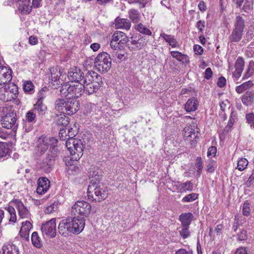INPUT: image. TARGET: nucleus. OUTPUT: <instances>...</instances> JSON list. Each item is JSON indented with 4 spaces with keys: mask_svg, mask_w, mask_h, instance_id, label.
Wrapping results in <instances>:
<instances>
[{
    "mask_svg": "<svg viewBox=\"0 0 254 254\" xmlns=\"http://www.w3.org/2000/svg\"><path fill=\"white\" fill-rule=\"evenodd\" d=\"M85 226V220L78 216L68 217L62 220L58 225V232L63 236L79 234Z\"/></svg>",
    "mask_w": 254,
    "mask_h": 254,
    "instance_id": "f257e3e1",
    "label": "nucleus"
},
{
    "mask_svg": "<svg viewBox=\"0 0 254 254\" xmlns=\"http://www.w3.org/2000/svg\"><path fill=\"white\" fill-rule=\"evenodd\" d=\"M90 180L87 189L88 199L92 201L100 202L106 199L108 195V189L100 181L101 177L99 175H95Z\"/></svg>",
    "mask_w": 254,
    "mask_h": 254,
    "instance_id": "f03ea898",
    "label": "nucleus"
},
{
    "mask_svg": "<svg viewBox=\"0 0 254 254\" xmlns=\"http://www.w3.org/2000/svg\"><path fill=\"white\" fill-rule=\"evenodd\" d=\"M81 82L70 81L63 84L60 89L62 95L69 99H74L82 96L84 92Z\"/></svg>",
    "mask_w": 254,
    "mask_h": 254,
    "instance_id": "7ed1b4c3",
    "label": "nucleus"
},
{
    "mask_svg": "<svg viewBox=\"0 0 254 254\" xmlns=\"http://www.w3.org/2000/svg\"><path fill=\"white\" fill-rule=\"evenodd\" d=\"M247 22L241 15H237L233 21V27L228 39L231 43H238L242 39L246 28Z\"/></svg>",
    "mask_w": 254,
    "mask_h": 254,
    "instance_id": "20e7f679",
    "label": "nucleus"
},
{
    "mask_svg": "<svg viewBox=\"0 0 254 254\" xmlns=\"http://www.w3.org/2000/svg\"><path fill=\"white\" fill-rule=\"evenodd\" d=\"M55 108L62 114L72 115L79 110V103L74 99H58L55 101Z\"/></svg>",
    "mask_w": 254,
    "mask_h": 254,
    "instance_id": "39448f33",
    "label": "nucleus"
},
{
    "mask_svg": "<svg viewBox=\"0 0 254 254\" xmlns=\"http://www.w3.org/2000/svg\"><path fill=\"white\" fill-rule=\"evenodd\" d=\"M84 142V140L77 138H71L66 140L65 146L69 152L71 161H78L82 156Z\"/></svg>",
    "mask_w": 254,
    "mask_h": 254,
    "instance_id": "423d86ee",
    "label": "nucleus"
},
{
    "mask_svg": "<svg viewBox=\"0 0 254 254\" xmlns=\"http://www.w3.org/2000/svg\"><path fill=\"white\" fill-rule=\"evenodd\" d=\"M91 211V206L88 202L84 200H78L76 201L72 206L71 214L72 216L81 217L83 219L84 217H87Z\"/></svg>",
    "mask_w": 254,
    "mask_h": 254,
    "instance_id": "0eeeda50",
    "label": "nucleus"
},
{
    "mask_svg": "<svg viewBox=\"0 0 254 254\" xmlns=\"http://www.w3.org/2000/svg\"><path fill=\"white\" fill-rule=\"evenodd\" d=\"M111 64L110 55L106 52L99 53L95 59V67L100 72H107L110 69Z\"/></svg>",
    "mask_w": 254,
    "mask_h": 254,
    "instance_id": "6e6552de",
    "label": "nucleus"
},
{
    "mask_svg": "<svg viewBox=\"0 0 254 254\" xmlns=\"http://www.w3.org/2000/svg\"><path fill=\"white\" fill-rule=\"evenodd\" d=\"M16 121V114L14 112L7 113L0 120L1 126L3 128L11 129L14 132H16L18 128Z\"/></svg>",
    "mask_w": 254,
    "mask_h": 254,
    "instance_id": "1a4fd4ad",
    "label": "nucleus"
},
{
    "mask_svg": "<svg viewBox=\"0 0 254 254\" xmlns=\"http://www.w3.org/2000/svg\"><path fill=\"white\" fill-rule=\"evenodd\" d=\"M55 153H51L50 151L47 152L43 157L42 160L39 163V168L46 173L52 171L55 164Z\"/></svg>",
    "mask_w": 254,
    "mask_h": 254,
    "instance_id": "9d476101",
    "label": "nucleus"
},
{
    "mask_svg": "<svg viewBox=\"0 0 254 254\" xmlns=\"http://www.w3.org/2000/svg\"><path fill=\"white\" fill-rule=\"evenodd\" d=\"M41 230L43 235L54 238L56 235V219L52 218L42 225Z\"/></svg>",
    "mask_w": 254,
    "mask_h": 254,
    "instance_id": "9b49d317",
    "label": "nucleus"
},
{
    "mask_svg": "<svg viewBox=\"0 0 254 254\" xmlns=\"http://www.w3.org/2000/svg\"><path fill=\"white\" fill-rule=\"evenodd\" d=\"M254 0H232L236 7L249 13L253 8Z\"/></svg>",
    "mask_w": 254,
    "mask_h": 254,
    "instance_id": "f8f14e48",
    "label": "nucleus"
},
{
    "mask_svg": "<svg viewBox=\"0 0 254 254\" xmlns=\"http://www.w3.org/2000/svg\"><path fill=\"white\" fill-rule=\"evenodd\" d=\"M244 66L245 61L244 59L241 57H239L235 63L234 67L235 70L232 73L234 80H238L241 77Z\"/></svg>",
    "mask_w": 254,
    "mask_h": 254,
    "instance_id": "ddd939ff",
    "label": "nucleus"
},
{
    "mask_svg": "<svg viewBox=\"0 0 254 254\" xmlns=\"http://www.w3.org/2000/svg\"><path fill=\"white\" fill-rule=\"evenodd\" d=\"M50 181L46 177H40L37 181V192L39 194L45 193L49 189Z\"/></svg>",
    "mask_w": 254,
    "mask_h": 254,
    "instance_id": "4468645a",
    "label": "nucleus"
},
{
    "mask_svg": "<svg viewBox=\"0 0 254 254\" xmlns=\"http://www.w3.org/2000/svg\"><path fill=\"white\" fill-rule=\"evenodd\" d=\"M36 114L32 110L26 113V120L23 126L25 131L29 132L32 129V125L36 121Z\"/></svg>",
    "mask_w": 254,
    "mask_h": 254,
    "instance_id": "2eb2a0df",
    "label": "nucleus"
},
{
    "mask_svg": "<svg viewBox=\"0 0 254 254\" xmlns=\"http://www.w3.org/2000/svg\"><path fill=\"white\" fill-rule=\"evenodd\" d=\"M12 79L11 71L5 66H0V85L9 83Z\"/></svg>",
    "mask_w": 254,
    "mask_h": 254,
    "instance_id": "dca6fc26",
    "label": "nucleus"
},
{
    "mask_svg": "<svg viewBox=\"0 0 254 254\" xmlns=\"http://www.w3.org/2000/svg\"><path fill=\"white\" fill-rule=\"evenodd\" d=\"M12 203L17 209L18 215L20 218H27L29 217V212L21 200L15 199L12 202Z\"/></svg>",
    "mask_w": 254,
    "mask_h": 254,
    "instance_id": "f3484780",
    "label": "nucleus"
},
{
    "mask_svg": "<svg viewBox=\"0 0 254 254\" xmlns=\"http://www.w3.org/2000/svg\"><path fill=\"white\" fill-rule=\"evenodd\" d=\"M32 225L29 221H26L22 223V226L19 231L20 237L26 240H28L29 238V231L32 228Z\"/></svg>",
    "mask_w": 254,
    "mask_h": 254,
    "instance_id": "a211bd4d",
    "label": "nucleus"
},
{
    "mask_svg": "<svg viewBox=\"0 0 254 254\" xmlns=\"http://www.w3.org/2000/svg\"><path fill=\"white\" fill-rule=\"evenodd\" d=\"M18 4V9L23 14L29 13L32 10L30 0H15Z\"/></svg>",
    "mask_w": 254,
    "mask_h": 254,
    "instance_id": "6ab92c4d",
    "label": "nucleus"
},
{
    "mask_svg": "<svg viewBox=\"0 0 254 254\" xmlns=\"http://www.w3.org/2000/svg\"><path fill=\"white\" fill-rule=\"evenodd\" d=\"M83 76V72L79 69L75 68L73 70L69 71L68 73V77L70 81L82 82V78Z\"/></svg>",
    "mask_w": 254,
    "mask_h": 254,
    "instance_id": "aec40b11",
    "label": "nucleus"
},
{
    "mask_svg": "<svg viewBox=\"0 0 254 254\" xmlns=\"http://www.w3.org/2000/svg\"><path fill=\"white\" fill-rule=\"evenodd\" d=\"M115 27L117 29H123L128 30L131 26L129 20L126 18L117 17L115 21Z\"/></svg>",
    "mask_w": 254,
    "mask_h": 254,
    "instance_id": "412c9836",
    "label": "nucleus"
},
{
    "mask_svg": "<svg viewBox=\"0 0 254 254\" xmlns=\"http://www.w3.org/2000/svg\"><path fill=\"white\" fill-rule=\"evenodd\" d=\"M193 218V216L190 212L182 213L179 216V220L181 222V225L184 226L190 227Z\"/></svg>",
    "mask_w": 254,
    "mask_h": 254,
    "instance_id": "4be33fe9",
    "label": "nucleus"
},
{
    "mask_svg": "<svg viewBox=\"0 0 254 254\" xmlns=\"http://www.w3.org/2000/svg\"><path fill=\"white\" fill-rule=\"evenodd\" d=\"M243 104L247 106H251L254 102V92L247 91L241 97Z\"/></svg>",
    "mask_w": 254,
    "mask_h": 254,
    "instance_id": "5701e85b",
    "label": "nucleus"
},
{
    "mask_svg": "<svg viewBox=\"0 0 254 254\" xmlns=\"http://www.w3.org/2000/svg\"><path fill=\"white\" fill-rule=\"evenodd\" d=\"M2 254H19V249L14 244H7L2 247Z\"/></svg>",
    "mask_w": 254,
    "mask_h": 254,
    "instance_id": "b1692460",
    "label": "nucleus"
},
{
    "mask_svg": "<svg viewBox=\"0 0 254 254\" xmlns=\"http://www.w3.org/2000/svg\"><path fill=\"white\" fill-rule=\"evenodd\" d=\"M198 105V101L195 98H191L189 99L186 104L185 108L187 112H190L196 110Z\"/></svg>",
    "mask_w": 254,
    "mask_h": 254,
    "instance_id": "393cba45",
    "label": "nucleus"
},
{
    "mask_svg": "<svg viewBox=\"0 0 254 254\" xmlns=\"http://www.w3.org/2000/svg\"><path fill=\"white\" fill-rule=\"evenodd\" d=\"M94 76H97V73L92 70L87 71L85 73L83 72V76L81 82L82 85H83L86 83L93 82L94 81L93 78Z\"/></svg>",
    "mask_w": 254,
    "mask_h": 254,
    "instance_id": "a878e982",
    "label": "nucleus"
},
{
    "mask_svg": "<svg viewBox=\"0 0 254 254\" xmlns=\"http://www.w3.org/2000/svg\"><path fill=\"white\" fill-rule=\"evenodd\" d=\"M130 39L129 43H128V48L136 51L142 49L144 46V43L142 42V40L140 39L133 40V37H130Z\"/></svg>",
    "mask_w": 254,
    "mask_h": 254,
    "instance_id": "bb28decb",
    "label": "nucleus"
},
{
    "mask_svg": "<svg viewBox=\"0 0 254 254\" xmlns=\"http://www.w3.org/2000/svg\"><path fill=\"white\" fill-rule=\"evenodd\" d=\"M47 110V107L44 105L41 100H38L34 105L33 111L35 113H38L39 115H43Z\"/></svg>",
    "mask_w": 254,
    "mask_h": 254,
    "instance_id": "cd10ccee",
    "label": "nucleus"
},
{
    "mask_svg": "<svg viewBox=\"0 0 254 254\" xmlns=\"http://www.w3.org/2000/svg\"><path fill=\"white\" fill-rule=\"evenodd\" d=\"M56 123L57 125L61 126L64 128H66L69 123V118L66 116L65 114H61L57 116V119H56Z\"/></svg>",
    "mask_w": 254,
    "mask_h": 254,
    "instance_id": "c85d7f7f",
    "label": "nucleus"
},
{
    "mask_svg": "<svg viewBox=\"0 0 254 254\" xmlns=\"http://www.w3.org/2000/svg\"><path fill=\"white\" fill-rule=\"evenodd\" d=\"M83 86L84 87V92L88 95L96 92L100 88L99 85L94 84L93 82L86 83L83 85Z\"/></svg>",
    "mask_w": 254,
    "mask_h": 254,
    "instance_id": "c756f323",
    "label": "nucleus"
},
{
    "mask_svg": "<svg viewBox=\"0 0 254 254\" xmlns=\"http://www.w3.org/2000/svg\"><path fill=\"white\" fill-rule=\"evenodd\" d=\"M195 132L194 129L192 128H188L184 133V137L189 141L193 142L195 141V139L197 137V134Z\"/></svg>",
    "mask_w": 254,
    "mask_h": 254,
    "instance_id": "7c9ffc66",
    "label": "nucleus"
},
{
    "mask_svg": "<svg viewBox=\"0 0 254 254\" xmlns=\"http://www.w3.org/2000/svg\"><path fill=\"white\" fill-rule=\"evenodd\" d=\"M31 242L33 245L40 249L43 246V242L37 232H34L31 235Z\"/></svg>",
    "mask_w": 254,
    "mask_h": 254,
    "instance_id": "2f4dec72",
    "label": "nucleus"
},
{
    "mask_svg": "<svg viewBox=\"0 0 254 254\" xmlns=\"http://www.w3.org/2000/svg\"><path fill=\"white\" fill-rule=\"evenodd\" d=\"M47 141L45 140L44 139L40 140L37 145V151L40 153V154H43L45 153L46 151L48 152L49 150L48 149L50 148L47 144Z\"/></svg>",
    "mask_w": 254,
    "mask_h": 254,
    "instance_id": "473e14b6",
    "label": "nucleus"
},
{
    "mask_svg": "<svg viewBox=\"0 0 254 254\" xmlns=\"http://www.w3.org/2000/svg\"><path fill=\"white\" fill-rule=\"evenodd\" d=\"M45 140L47 141V144L50 147L49 151L51 153H55L56 151H57V148L56 147L57 146L58 139L55 137H50L49 138H46L44 139Z\"/></svg>",
    "mask_w": 254,
    "mask_h": 254,
    "instance_id": "72a5a7b5",
    "label": "nucleus"
},
{
    "mask_svg": "<svg viewBox=\"0 0 254 254\" xmlns=\"http://www.w3.org/2000/svg\"><path fill=\"white\" fill-rule=\"evenodd\" d=\"M160 37L163 38L164 40L169 44V45L173 48L177 47V41L174 36L168 35L165 33H161Z\"/></svg>",
    "mask_w": 254,
    "mask_h": 254,
    "instance_id": "f704fd0d",
    "label": "nucleus"
},
{
    "mask_svg": "<svg viewBox=\"0 0 254 254\" xmlns=\"http://www.w3.org/2000/svg\"><path fill=\"white\" fill-rule=\"evenodd\" d=\"M254 74V62L251 61L244 73L242 80H246Z\"/></svg>",
    "mask_w": 254,
    "mask_h": 254,
    "instance_id": "c9c22d12",
    "label": "nucleus"
},
{
    "mask_svg": "<svg viewBox=\"0 0 254 254\" xmlns=\"http://www.w3.org/2000/svg\"><path fill=\"white\" fill-rule=\"evenodd\" d=\"M180 191L186 192V191H191L193 189V184L190 181H187L185 183H181L179 185Z\"/></svg>",
    "mask_w": 254,
    "mask_h": 254,
    "instance_id": "e433bc0d",
    "label": "nucleus"
},
{
    "mask_svg": "<svg viewBox=\"0 0 254 254\" xmlns=\"http://www.w3.org/2000/svg\"><path fill=\"white\" fill-rule=\"evenodd\" d=\"M52 80L54 82L59 81L61 75V72L57 68L52 67L50 69Z\"/></svg>",
    "mask_w": 254,
    "mask_h": 254,
    "instance_id": "4c0bfd02",
    "label": "nucleus"
},
{
    "mask_svg": "<svg viewBox=\"0 0 254 254\" xmlns=\"http://www.w3.org/2000/svg\"><path fill=\"white\" fill-rule=\"evenodd\" d=\"M134 28L139 32L140 33H141L142 34H146L147 35H151V31L147 28V27H145L142 24L139 23L138 24H137L135 26Z\"/></svg>",
    "mask_w": 254,
    "mask_h": 254,
    "instance_id": "58836bf2",
    "label": "nucleus"
},
{
    "mask_svg": "<svg viewBox=\"0 0 254 254\" xmlns=\"http://www.w3.org/2000/svg\"><path fill=\"white\" fill-rule=\"evenodd\" d=\"M129 17L134 23H137L140 20L139 13L135 9H131L129 11Z\"/></svg>",
    "mask_w": 254,
    "mask_h": 254,
    "instance_id": "ea45409f",
    "label": "nucleus"
},
{
    "mask_svg": "<svg viewBox=\"0 0 254 254\" xmlns=\"http://www.w3.org/2000/svg\"><path fill=\"white\" fill-rule=\"evenodd\" d=\"M219 106L222 111L221 113H220V115L223 116L224 119L225 120L226 115L225 113V111L227 108L229 109V101L227 100L222 101L219 103Z\"/></svg>",
    "mask_w": 254,
    "mask_h": 254,
    "instance_id": "a19ab883",
    "label": "nucleus"
},
{
    "mask_svg": "<svg viewBox=\"0 0 254 254\" xmlns=\"http://www.w3.org/2000/svg\"><path fill=\"white\" fill-rule=\"evenodd\" d=\"M237 118L235 115H233V114H231V115L230 117V119L229 122L228 123L227 125L225 127L224 129V131L225 132H228L230 131L231 128L232 127L234 123L236 122Z\"/></svg>",
    "mask_w": 254,
    "mask_h": 254,
    "instance_id": "79ce46f5",
    "label": "nucleus"
},
{
    "mask_svg": "<svg viewBox=\"0 0 254 254\" xmlns=\"http://www.w3.org/2000/svg\"><path fill=\"white\" fill-rule=\"evenodd\" d=\"M59 202L55 201L50 205L46 207L45 212L46 214H51L57 210L58 208Z\"/></svg>",
    "mask_w": 254,
    "mask_h": 254,
    "instance_id": "37998d69",
    "label": "nucleus"
},
{
    "mask_svg": "<svg viewBox=\"0 0 254 254\" xmlns=\"http://www.w3.org/2000/svg\"><path fill=\"white\" fill-rule=\"evenodd\" d=\"M248 163V161L247 160V159L245 158H242L240 159L238 161L237 168L239 171H243L247 167Z\"/></svg>",
    "mask_w": 254,
    "mask_h": 254,
    "instance_id": "c03bdc74",
    "label": "nucleus"
},
{
    "mask_svg": "<svg viewBox=\"0 0 254 254\" xmlns=\"http://www.w3.org/2000/svg\"><path fill=\"white\" fill-rule=\"evenodd\" d=\"M189 226H184L181 225V230L179 231L180 235L184 239H186L190 236V232Z\"/></svg>",
    "mask_w": 254,
    "mask_h": 254,
    "instance_id": "a18cd8bd",
    "label": "nucleus"
},
{
    "mask_svg": "<svg viewBox=\"0 0 254 254\" xmlns=\"http://www.w3.org/2000/svg\"><path fill=\"white\" fill-rule=\"evenodd\" d=\"M23 88L25 92L32 93L34 90V85L31 81H26L23 84Z\"/></svg>",
    "mask_w": 254,
    "mask_h": 254,
    "instance_id": "49530a36",
    "label": "nucleus"
},
{
    "mask_svg": "<svg viewBox=\"0 0 254 254\" xmlns=\"http://www.w3.org/2000/svg\"><path fill=\"white\" fill-rule=\"evenodd\" d=\"M171 56L176 59L179 61H182L184 59H187V55L183 54L182 53L178 51H172L171 52Z\"/></svg>",
    "mask_w": 254,
    "mask_h": 254,
    "instance_id": "de8ad7c7",
    "label": "nucleus"
},
{
    "mask_svg": "<svg viewBox=\"0 0 254 254\" xmlns=\"http://www.w3.org/2000/svg\"><path fill=\"white\" fill-rule=\"evenodd\" d=\"M198 197V194L195 193H191L188 195H187L185 197H184L182 199L183 202H191L195 199H196Z\"/></svg>",
    "mask_w": 254,
    "mask_h": 254,
    "instance_id": "09e8293b",
    "label": "nucleus"
},
{
    "mask_svg": "<svg viewBox=\"0 0 254 254\" xmlns=\"http://www.w3.org/2000/svg\"><path fill=\"white\" fill-rule=\"evenodd\" d=\"M110 46L112 49L115 50H121L124 48V46L123 45H121V43L119 41L116 42V41L113 38L110 42Z\"/></svg>",
    "mask_w": 254,
    "mask_h": 254,
    "instance_id": "8fccbe9b",
    "label": "nucleus"
},
{
    "mask_svg": "<svg viewBox=\"0 0 254 254\" xmlns=\"http://www.w3.org/2000/svg\"><path fill=\"white\" fill-rule=\"evenodd\" d=\"M8 149L6 143L0 142V158L5 156L7 153Z\"/></svg>",
    "mask_w": 254,
    "mask_h": 254,
    "instance_id": "3c124183",
    "label": "nucleus"
},
{
    "mask_svg": "<svg viewBox=\"0 0 254 254\" xmlns=\"http://www.w3.org/2000/svg\"><path fill=\"white\" fill-rule=\"evenodd\" d=\"M195 166L197 168V175L198 177H199L200 174H201L202 168H203V167H202V160H201V158H200V157H197V159H196V162L195 163Z\"/></svg>",
    "mask_w": 254,
    "mask_h": 254,
    "instance_id": "603ef678",
    "label": "nucleus"
},
{
    "mask_svg": "<svg viewBox=\"0 0 254 254\" xmlns=\"http://www.w3.org/2000/svg\"><path fill=\"white\" fill-rule=\"evenodd\" d=\"M246 119L247 123L251 127H254V113H250L246 115Z\"/></svg>",
    "mask_w": 254,
    "mask_h": 254,
    "instance_id": "864d4df0",
    "label": "nucleus"
},
{
    "mask_svg": "<svg viewBox=\"0 0 254 254\" xmlns=\"http://www.w3.org/2000/svg\"><path fill=\"white\" fill-rule=\"evenodd\" d=\"M238 241H244L247 239V232L246 230H242L237 235Z\"/></svg>",
    "mask_w": 254,
    "mask_h": 254,
    "instance_id": "5fc2aeb1",
    "label": "nucleus"
},
{
    "mask_svg": "<svg viewBox=\"0 0 254 254\" xmlns=\"http://www.w3.org/2000/svg\"><path fill=\"white\" fill-rule=\"evenodd\" d=\"M243 214L244 216H248L250 215V203L248 202H245L243 205Z\"/></svg>",
    "mask_w": 254,
    "mask_h": 254,
    "instance_id": "6e6d98bb",
    "label": "nucleus"
},
{
    "mask_svg": "<svg viewBox=\"0 0 254 254\" xmlns=\"http://www.w3.org/2000/svg\"><path fill=\"white\" fill-rule=\"evenodd\" d=\"M125 34V33L123 32L117 31L113 34L112 38L116 40V42H120V40L123 39Z\"/></svg>",
    "mask_w": 254,
    "mask_h": 254,
    "instance_id": "4d7b16f0",
    "label": "nucleus"
},
{
    "mask_svg": "<svg viewBox=\"0 0 254 254\" xmlns=\"http://www.w3.org/2000/svg\"><path fill=\"white\" fill-rule=\"evenodd\" d=\"M217 152V148L215 146H210L207 151V156L209 158H212V157H214L215 156Z\"/></svg>",
    "mask_w": 254,
    "mask_h": 254,
    "instance_id": "13d9d810",
    "label": "nucleus"
},
{
    "mask_svg": "<svg viewBox=\"0 0 254 254\" xmlns=\"http://www.w3.org/2000/svg\"><path fill=\"white\" fill-rule=\"evenodd\" d=\"M93 79V83L96 85H99L100 88L103 84L102 77L97 73V76H94Z\"/></svg>",
    "mask_w": 254,
    "mask_h": 254,
    "instance_id": "bf43d9fd",
    "label": "nucleus"
},
{
    "mask_svg": "<svg viewBox=\"0 0 254 254\" xmlns=\"http://www.w3.org/2000/svg\"><path fill=\"white\" fill-rule=\"evenodd\" d=\"M66 128H61L60 132H59V137H60L61 140H67V137H66Z\"/></svg>",
    "mask_w": 254,
    "mask_h": 254,
    "instance_id": "052dcab7",
    "label": "nucleus"
},
{
    "mask_svg": "<svg viewBox=\"0 0 254 254\" xmlns=\"http://www.w3.org/2000/svg\"><path fill=\"white\" fill-rule=\"evenodd\" d=\"M193 51L195 54L201 55L203 52V49L200 45H195L193 46Z\"/></svg>",
    "mask_w": 254,
    "mask_h": 254,
    "instance_id": "680f3d73",
    "label": "nucleus"
},
{
    "mask_svg": "<svg viewBox=\"0 0 254 254\" xmlns=\"http://www.w3.org/2000/svg\"><path fill=\"white\" fill-rule=\"evenodd\" d=\"M215 163L214 162L210 161L207 166V171L209 173L214 172L215 169Z\"/></svg>",
    "mask_w": 254,
    "mask_h": 254,
    "instance_id": "e2e57ef3",
    "label": "nucleus"
},
{
    "mask_svg": "<svg viewBox=\"0 0 254 254\" xmlns=\"http://www.w3.org/2000/svg\"><path fill=\"white\" fill-rule=\"evenodd\" d=\"M226 83V80L223 76L220 77L217 81V85L219 87H223Z\"/></svg>",
    "mask_w": 254,
    "mask_h": 254,
    "instance_id": "0e129e2a",
    "label": "nucleus"
},
{
    "mask_svg": "<svg viewBox=\"0 0 254 254\" xmlns=\"http://www.w3.org/2000/svg\"><path fill=\"white\" fill-rule=\"evenodd\" d=\"M204 74V78L206 79H209L211 78L213 72L210 67H208L205 69Z\"/></svg>",
    "mask_w": 254,
    "mask_h": 254,
    "instance_id": "69168bd1",
    "label": "nucleus"
},
{
    "mask_svg": "<svg viewBox=\"0 0 254 254\" xmlns=\"http://www.w3.org/2000/svg\"><path fill=\"white\" fill-rule=\"evenodd\" d=\"M175 254H193L191 251H187L185 249H180L176 251Z\"/></svg>",
    "mask_w": 254,
    "mask_h": 254,
    "instance_id": "338daca9",
    "label": "nucleus"
},
{
    "mask_svg": "<svg viewBox=\"0 0 254 254\" xmlns=\"http://www.w3.org/2000/svg\"><path fill=\"white\" fill-rule=\"evenodd\" d=\"M235 254H248L245 247H241L237 249Z\"/></svg>",
    "mask_w": 254,
    "mask_h": 254,
    "instance_id": "774afa93",
    "label": "nucleus"
}]
</instances>
